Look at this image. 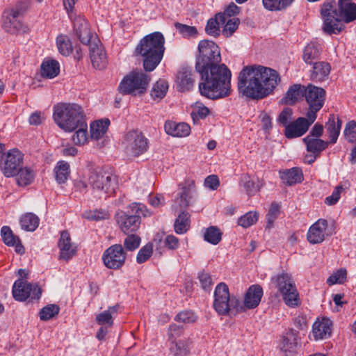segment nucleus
Returning <instances> with one entry per match:
<instances>
[{
  "mask_svg": "<svg viewBox=\"0 0 356 356\" xmlns=\"http://www.w3.org/2000/svg\"><path fill=\"white\" fill-rule=\"evenodd\" d=\"M173 346H170V351L172 356H188L189 348L187 343L183 341H179Z\"/></svg>",
  "mask_w": 356,
  "mask_h": 356,
  "instance_id": "5fc2aeb1",
  "label": "nucleus"
},
{
  "mask_svg": "<svg viewBox=\"0 0 356 356\" xmlns=\"http://www.w3.org/2000/svg\"><path fill=\"white\" fill-rule=\"evenodd\" d=\"M73 30L76 38L83 44H90L94 38L97 37L91 33L88 21L81 16L74 19Z\"/></svg>",
  "mask_w": 356,
  "mask_h": 356,
  "instance_id": "6ab92c4d",
  "label": "nucleus"
},
{
  "mask_svg": "<svg viewBox=\"0 0 356 356\" xmlns=\"http://www.w3.org/2000/svg\"><path fill=\"white\" fill-rule=\"evenodd\" d=\"M280 81L276 70L262 65H248L239 72L237 88L243 96L261 99L269 95Z\"/></svg>",
  "mask_w": 356,
  "mask_h": 356,
  "instance_id": "f03ea898",
  "label": "nucleus"
},
{
  "mask_svg": "<svg viewBox=\"0 0 356 356\" xmlns=\"http://www.w3.org/2000/svg\"><path fill=\"white\" fill-rule=\"evenodd\" d=\"M15 176L17 184L20 186H26L33 181L34 172L31 168L22 166Z\"/></svg>",
  "mask_w": 356,
  "mask_h": 356,
  "instance_id": "79ce46f5",
  "label": "nucleus"
},
{
  "mask_svg": "<svg viewBox=\"0 0 356 356\" xmlns=\"http://www.w3.org/2000/svg\"><path fill=\"white\" fill-rule=\"evenodd\" d=\"M230 295L227 285L219 283L214 291L213 307L219 315H226L230 311Z\"/></svg>",
  "mask_w": 356,
  "mask_h": 356,
  "instance_id": "ddd939ff",
  "label": "nucleus"
},
{
  "mask_svg": "<svg viewBox=\"0 0 356 356\" xmlns=\"http://www.w3.org/2000/svg\"><path fill=\"white\" fill-rule=\"evenodd\" d=\"M258 218L257 212L249 211L238 218V225L245 228L249 227L257 222Z\"/></svg>",
  "mask_w": 356,
  "mask_h": 356,
  "instance_id": "6e6d98bb",
  "label": "nucleus"
},
{
  "mask_svg": "<svg viewBox=\"0 0 356 356\" xmlns=\"http://www.w3.org/2000/svg\"><path fill=\"white\" fill-rule=\"evenodd\" d=\"M183 332V326H180L175 323L171 324L168 328V340L171 341L172 343H175L177 339L179 337Z\"/></svg>",
  "mask_w": 356,
  "mask_h": 356,
  "instance_id": "e2e57ef3",
  "label": "nucleus"
},
{
  "mask_svg": "<svg viewBox=\"0 0 356 356\" xmlns=\"http://www.w3.org/2000/svg\"><path fill=\"white\" fill-rule=\"evenodd\" d=\"M334 22L340 27V33L344 29L343 22L350 23L356 19V3L352 0H339L337 8H334Z\"/></svg>",
  "mask_w": 356,
  "mask_h": 356,
  "instance_id": "f8f14e48",
  "label": "nucleus"
},
{
  "mask_svg": "<svg viewBox=\"0 0 356 356\" xmlns=\"http://www.w3.org/2000/svg\"><path fill=\"white\" fill-rule=\"evenodd\" d=\"M225 16L221 13L216 15L215 18H211L208 20L205 31L208 35L218 36L220 34V24H224Z\"/></svg>",
  "mask_w": 356,
  "mask_h": 356,
  "instance_id": "4c0bfd02",
  "label": "nucleus"
},
{
  "mask_svg": "<svg viewBox=\"0 0 356 356\" xmlns=\"http://www.w3.org/2000/svg\"><path fill=\"white\" fill-rule=\"evenodd\" d=\"M55 178L58 184H64L70 176V165L65 161H59L54 168Z\"/></svg>",
  "mask_w": 356,
  "mask_h": 356,
  "instance_id": "58836bf2",
  "label": "nucleus"
},
{
  "mask_svg": "<svg viewBox=\"0 0 356 356\" xmlns=\"http://www.w3.org/2000/svg\"><path fill=\"white\" fill-rule=\"evenodd\" d=\"M90 50V58L95 68L102 69L106 65V55L103 45L97 37L88 44Z\"/></svg>",
  "mask_w": 356,
  "mask_h": 356,
  "instance_id": "a211bd4d",
  "label": "nucleus"
},
{
  "mask_svg": "<svg viewBox=\"0 0 356 356\" xmlns=\"http://www.w3.org/2000/svg\"><path fill=\"white\" fill-rule=\"evenodd\" d=\"M84 216L88 220L98 221L108 218L109 214L105 210L96 209L86 212Z\"/></svg>",
  "mask_w": 356,
  "mask_h": 356,
  "instance_id": "69168bd1",
  "label": "nucleus"
},
{
  "mask_svg": "<svg viewBox=\"0 0 356 356\" xmlns=\"http://www.w3.org/2000/svg\"><path fill=\"white\" fill-rule=\"evenodd\" d=\"M175 231L178 234H183L189 227L188 213L182 211L175 220L174 224Z\"/></svg>",
  "mask_w": 356,
  "mask_h": 356,
  "instance_id": "c03bdc74",
  "label": "nucleus"
},
{
  "mask_svg": "<svg viewBox=\"0 0 356 356\" xmlns=\"http://www.w3.org/2000/svg\"><path fill=\"white\" fill-rule=\"evenodd\" d=\"M127 235L124 241V246L127 250L134 251L139 247L141 241L140 237L133 234Z\"/></svg>",
  "mask_w": 356,
  "mask_h": 356,
  "instance_id": "bf43d9fd",
  "label": "nucleus"
},
{
  "mask_svg": "<svg viewBox=\"0 0 356 356\" xmlns=\"http://www.w3.org/2000/svg\"><path fill=\"white\" fill-rule=\"evenodd\" d=\"M60 250V259L69 260L76 253V247L71 242L67 231H63L58 243Z\"/></svg>",
  "mask_w": 356,
  "mask_h": 356,
  "instance_id": "412c9836",
  "label": "nucleus"
},
{
  "mask_svg": "<svg viewBox=\"0 0 356 356\" xmlns=\"http://www.w3.org/2000/svg\"><path fill=\"white\" fill-rule=\"evenodd\" d=\"M197 316L191 310H184L178 313L175 317V321L184 323H191L196 321Z\"/></svg>",
  "mask_w": 356,
  "mask_h": 356,
  "instance_id": "680f3d73",
  "label": "nucleus"
},
{
  "mask_svg": "<svg viewBox=\"0 0 356 356\" xmlns=\"http://www.w3.org/2000/svg\"><path fill=\"white\" fill-rule=\"evenodd\" d=\"M280 177L286 185L291 186L302 182L303 174L301 169L295 167L282 172L280 171Z\"/></svg>",
  "mask_w": 356,
  "mask_h": 356,
  "instance_id": "c85d7f7f",
  "label": "nucleus"
},
{
  "mask_svg": "<svg viewBox=\"0 0 356 356\" xmlns=\"http://www.w3.org/2000/svg\"><path fill=\"white\" fill-rule=\"evenodd\" d=\"M327 227V221L325 219H318L312 225L307 232V241L312 244L322 243L325 238V230Z\"/></svg>",
  "mask_w": 356,
  "mask_h": 356,
  "instance_id": "aec40b11",
  "label": "nucleus"
},
{
  "mask_svg": "<svg viewBox=\"0 0 356 356\" xmlns=\"http://www.w3.org/2000/svg\"><path fill=\"white\" fill-rule=\"evenodd\" d=\"M59 312L60 307L58 305L56 304L47 305L40 309L39 312L40 318L41 321H48L58 315Z\"/></svg>",
  "mask_w": 356,
  "mask_h": 356,
  "instance_id": "09e8293b",
  "label": "nucleus"
},
{
  "mask_svg": "<svg viewBox=\"0 0 356 356\" xmlns=\"http://www.w3.org/2000/svg\"><path fill=\"white\" fill-rule=\"evenodd\" d=\"M336 5L334 0H325L321 9V15L323 19V31L329 35L339 34L340 27L335 24V15L334 6Z\"/></svg>",
  "mask_w": 356,
  "mask_h": 356,
  "instance_id": "4468645a",
  "label": "nucleus"
},
{
  "mask_svg": "<svg viewBox=\"0 0 356 356\" xmlns=\"http://www.w3.org/2000/svg\"><path fill=\"white\" fill-rule=\"evenodd\" d=\"M306 87L301 84L296 83L291 86L287 90L283 101L289 105H293L300 97L305 96Z\"/></svg>",
  "mask_w": 356,
  "mask_h": 356,
  "instance_id": "7c9ffc66",
  "label": "nucleus"
},
{
  "mask_svg": "<svg viewBox=\"0 0 356 356\" xmlns=\"http://www.w3.org/2000/svg\"><path fill=\"white\" fill-rule=\"evenodd\" d=\"M53 109L55 123L65 131L72 132L86 122L83 109L76 104L60 103Z\"/></svg>",
  "mask_w": 356,
  "mask_h": 356,
  "instance_id": "20e7f679",
  "label": "nucleus"
},
{
  "mask_svg": "<svg viewBox=\"0 0 356 356\" xmlns=\"http://www.w3.org/2000/svg\"><path fill=\"white\" fill-rule=\"evenodd\" d=\"M239 25V19L238 18L229 19L227 18V21L225 23L223 29V34L227 37L231 36L235 31L238 29Z\"/></svg>",
  "mask_w": 356,
  "mask_h": 356,
  "instance_id": "0e129e2a",
  "label": "nucleus"
},
{
  "mask_svg": "<svg viewBox=\"0 0 356 356\" xmlns=\"http://www.w3.org/2000/svg\"><path fill=\"white\" fill-rule=\"evenodd\" d=\"M350 184L345 183L343 185H338L334 189L332 195L327 196L325 199V204L328 206L336 204L340 199L341 193L343 191L348 189Z\"/></svg>",
  "mask_w": 356,
  "mask_h": 356,
  "instance_id": "8fccbe9b",
  "label": "nucleus"
},
{
  "mask_svg": "<svg viewBox=\"0 0 356 356\" xmlns=\"http://www.w3.org/2000/svg\"><path fill=\"white\" fill-rule=\"evenodd\" d=\"M307 118L299 117L287 124L284 129V136L287 138H295L303 136L316 119L306 114Z\"/></svg>",
  "mask_w": 356,
  "mask_h": 356,
  "instance_id": "2eb2a0df",
  "label": "nucleus"
},
{
  "mask_svg": "<svg viewBox=\"0 0 356 356\" xmlns=\"http://www.w3.org/2000/svg\"><path fill=\"white\" fill-rule=\"evenodd\" d=\"M165 38L162 33L155 31L140 39L135 49V54L143 58L145 71H153L161 63L165 51Z\"/></svg>",
  "mask_w": 356,
  "mask_h": 356,
  "instance_id": "7ed1b4c3",
  "label": "nucleus"
},
{
  "mask_svg": "<svg viewBox=\"0 0 356 356\" xmlns=\"http://www.w3.org/2000/svg\"><path fill=\"white\" fill-rule=\"evenodd\" d=\"M198 279L202 289L205 291H210L213 284L211 275L204 271H202L198 274Z\"/></svg>",
  "mask_w": 356,
  "mask_h": 356,
  "instance_id": "774afa93",
  "label": "nucleus"
},
{
  "mask_svg": "<svg viewBox=\"0 0 356 356\" xmlns=\"http://www.w3.org/2000/svg\"><path fill=\"white\" fill-rule=\"evenodd\" d=\"M308 152L315 154L316 156H321V152L326 149L330 144L328 141L321 138H311V136H307L302 139Z\"/></svg>",
  "mask_w": 356,
  "mask_h": 356,
  "instance_id": "bb28decb",
  "label": "nucleus"
},
{
  "mask_svg": "<svg viewBox=\"0 0 356 356\" xmlns=\"http://www.w3.org/2000/svg\"><path fill=\"white\" fill-rule=\"evenodd\" d=\"M149 81V75L141 70H133L124 76L118 90L122 95H141L146 92Z\"/></svg>",
  "mask_w": 356,
  "mask_h": 356,
  "instance_id": "0eeeda50",
  "label": "nucleus"
},
{
  "mask_svg": "<svg viewBox=\"0 0 356 356\" xmlns=\"http://www.w3.org/2000/svg\"><path fill=\"white\" fill-rule=\"evenodd\" d=\"M195 191V182L191 181L187 186L182 187L181 191L178 194L179 197L175 200L180 208H186L189 205L192 193Z\"/></svg>",
  "mask_w": 356,
  "mask_h": 356,
  "instance_id": "c9c22d12",
  "label": "nucleus"
},
{
  "mask_svg": "<svg viewBox=\"0 0 356 356\" xmlns=\"http://www.w3.org/2000/svg\"><path fill=\"white\" fill-rule=\"evenodd\" d=\"M56 45L59 53L63 56H67L72 52V44L67 35H59L56 38Z\"/></svg>",
  "mask_w": 356,
  "mask_h": 356,
  "instance_id": "37998d69",
  "label": "nucleus"
},
{
  "mask_svg": "<svg viewBox=\"0 0 356 356\" xmlns=\"http://www.w3.org/2000/svg\"><path fill=\"white\" fill-rule=\"evenodd\" d=\"M153 252V246L152 243H147L143 246L138 252L136 261L138 264L145 262L151 257Z\"/></svg>",
  "mask_w": 356,
  "mask_h": 356,
  "instance_id": "052dcab7",
  "label": "nucleus"
},
{
  "mask_svg": "<svg viewBox=\"0 0 356 356\" xmlns=\"http://www.w3.org/2000/svg\"><path fill=\"white\" fill-rule=\"evenodd\" d=\"M263 295V289L259 284L250 286L244 296L245 307L248 309H255L261 302Z\"/></svg>",
  "mask_w": 356,
  "mask_h": 356,
  "instance_id": "4be33fe9",
  "label": "nucleus"
},
{
  "mask_svg": "<svg viewBox=\"0 0 356 356\" xmlns=\"http://www.w3.org/2000/svg\"><path fill=\"white\" fill-rule=\"evenodd\" d=\"M126 253L120 244L113 245L107 248L102 256L106 267H122L125 262Z\"/></svg>",
  "mask_w": 356,
  "mask_h": 356,
  "instance_id": "dca6fc26",
  "label": "nucleus"
},
{
  "mask_svg": "<svg viewBox=\"0 0 356 356\" xmlns=\"http://www.w3.org/2000/svg\"><path fill=\"white\" fill-rule=\"evenodd\" d=\"M345 139L350 143H356V122L355 120L348 121L343 130Z\"/></svg>",
  "mask_w": 356,
  "mask_h": 356,
  "instance_id": "4d7b16f0",
  "label": "nucleus"
},
{
  "mask_svg": "<svg viewBox=\"0 0 356 356\" xmlns=\"http://www.w3.org/2000/svg\"><path fill=\"white\" fill-rule=\"evenodd\" d=\"M177 90L181 92L192 90L195 84L193 69L189 66H182L177 71L175 78Z\"/></svg>",
  "mask_w": 356,
  "mask_h": 356,
  "instance_id": "f3484780",
  "label": "nucleus"
},
{
  "mask_svg": "<svg viewBox=\"0 0 356 356\" xmlns=\"http://www.w3.org/2000/svg\"><path fill=\"white\" fill-rule=\"evenodd\" d=\"M168 89V82L160 79L154 84L151 90V96L154 99H161L165 97Z\"/></svg>",
  "mask_w": 356,
  "mask_h": 356,
  "instance_id": "49530a36",
  "label": "nucleus"
},
{
  "mask_svg": "<svg viewBox=\"0 0 356 356\" xmlns=\"http://www.w3.org/2000/svg\"><path fill=\"white\" fill-rule=\"evenodd\" d=\"M295 0H262V3L268 10L281 11L289 7Z\"/></svg>",
  "mask_w": 356,
  "mask_h": 356,
  "instance_id": "a19ab883",
  "label": "nucleus"
},
{
  "mask_svg": "<svg viewBox=\"0 0 356 356\" xmlns=\"http://www.w3.org/2000/svg\"><path fill=\"white\" fill-rule=\"evenodd\" d=\"M275 287L281 294L284 302L291 308H296L301 305L299 292L291 275L286 273L277 274L272 277Z\"/></svg>",
  "mask_w": 356,
  "mask_h": 356,
  "instance_id": "423d86ee",
  "label": "nucleus"
},
{
  "mask_svg": "<svg viewBox=\"0 0 356 356\" xmlns=\"http://www.w3.org/2000/svg\"><path fill=\"white\" fill-rule=\"evenodd\" d=\"M164 129L168 135L173 137H186L191 133V127L185 122L166 121Z\"/></svg>",
  "mask_w": 356,
  "mask_h": 356,
  "instance_id": "393cba45",
  "label": "nucleus"
},
{
  "mask_svg": "<svg viewBox=\"0 0 356 356\" xmlns=\"http://www.w3.org/2000/svg\"><path fill=\"white\" fill-rule=\"evenodd\" d=\"M96 321L102 326L112 327L113 325V316L106 310L96 316Z\"/></svg>",
  "mask_w": 356,
  "mask_h": 356,
  "instance_id": "338daca9",
  "label": "nucleus"
},
{
  "mask_svg": "<svg viewBox=\"0 0 356 356\" xmlns=\"http://www.w3.org/2000/svg\"><path fill=\"white\" fill-rule=\"evenodd\" d=\"M87 128L88 126L86 122L78 127V129L74 134L72 138L75 145H84L87 142Z\"/></svg>",
  "mask_w": 356,
  "mask_h": 356,
  "instance_id": "3c124183",
  "label": "nucleus"
},
{
  "mask_svg": "<svg viewBox=\"0 0 356 356\" xmlns=\"http://www.w3.org/2000/svg\"><path fill=\"white\" fill-rule=\"evenodd\" d=\"M241 182V185L249 195H254L257 191H259L261 187V184L258 179L254 180L248 176L243 177Z\"/></svg>",
  "mask_w": 356,
  "mask_h": 356,
  "instance_id": "de8ad7c7",
  "label": "nucleus"
},
{
  "mask_svg": "<svg viewBox=\"0 0 356 356\" xmlns=\"http://www.w3.org/2000/svg\"><path fill=\"white\" fill-rule=\"evenodd\" d=\"M40 223V219L33 213H26L19 219L21 228L26 232L35 231Z\"/></svg>",
  "mask_w": 356,
  "mask_h": 356,
  "instance_id": "e433bc0d",
  "label": "nucleus"
},
{
  "mask_svg": "<svg viewBox=\"0 0 356 356\" xmlns=\"http://www.w3.org/2000/svg\"><path fill=\"white\" fill-rule=\"evenodd\" d=\"M41 76L47 79H53L60 72V64L54 59L44 60L41 64Z\"/></svg>",
  "mask_w": 356,
  "mask_h": 356,
  "instance_id": "72a5a7b5",
  "label": "nucleus"
},
{
  "mask_svg": "<svg viewBox=\"0 0 356 356\" xmlns=\"http://www.w3.org/2000/svg\"><path fill=\"white\" fill-rule=\"evenodd\" d=\"M332 323L328 319L323 318L313 324L312 332L316 339H323L330 336Z\"/></svg>",
  "mask_w": 356,
  "mask_h": 356,
  "instance_id": "2f4dec72",
  "label": "nucleus"
},
{
  "mask_svg": "<svg viewBox=\"0 0 356 356\" xmlns=\"http://www.w3.org/2000/svg\"><path fill=\"white\" fill-rule=\"evenodd\" d=\"M322 48L320 44L316 42H311L304 48L302 58L307 63L312 65L315 60L320 58Z\"/></svg>",
  "mask_w": 356,
  "mask_h": 356,
  "instance_id": "c756f323",
  "label": "nucleus"
},
{
  "mask_svg": "<svg viewBox=\"0 0 356 356\" xmlns=\"http://www.w3.org/2000/svg\"><path fill=\"white\" fill-rule=\"evenodd\" d=\"M342 126V120L334 114L329 115L328 120L325 124V128L329 135L330 144H335L339 136Z\"/></svg>",
  "mask_w": 356,
  "mask_h": 356,
  "instance_id": "a878e982",
  "label": "nucleus"
},
{
  "mask_svg": "<svg viewBox=\"0 0 356 356\" xmlns=\"http://www.w3.org/2000/svg\"><path fill=\"white\" fill-rule=\"evenodd\" d=\"M88 182L93 191L100 195L110 196L115 193L118 186V177L111 172L104 171L92 172Z\"/></svg>",
  "mask_w": 356,
  "mask_h": 356,
  "instance_id": "6e6552de",
  "label": "nucleus"
},
{
  "mask_svg": "<svg viewBox=\"0 0 356 356\" xmlns=\"http://www.w3.org/2000/svg\"><path fill=\"white\" fill-rule=\"evenodd\" d=\"M222 232L216 226H210L205 229L204 239L213 245H217L221 241Z\"/></svg>",
  "mask_w": 356,
  "mask_h": 356,
  "instance_id": "a18cd8bd",
  "label": "nucleus"
},
{
  "mask_svg": "<svg viewBox=\"0 0 356 356\" xmlns=\"http://www.w3.org/2000/svg\"><path fill=\"white\" fill-rule=\"evenodd\" d=\"M311 79L314 81H323L327 78L331 70V66L327 62L321 61L312 63Z\"/></svg>",
  "mask_w": 356,
  "mask_h": 356,
  "instance_id": "cd10ccee",
  "label": "nucleus"
},
{
  "mask_svg": "<svg viewBox=\"0 0 356 356\" xmlns=\"http://www.w3.org/2000/svg\"><path fill=\"white\" fill-rule=\"evenodd\" d=\"M124 144L127 154L138 156L147 152L149 147V140L141 131L132 130L126 134Z\"/></svg>",
  "mask_w": 356,
  "mask_h": 356,
  "instance_id": "9d476101",
  "label": "nucleus"
},
{
  "mask_svg": "<svg viewBox=\"0 0 356 356\" xmlns=\"http://www.w3.org/2000/svg\"><path fill=\"white\" fill-rule=\"evenodd\" d=\"M220 62L219 47L211 40H201L195 62V70L200 76L198 88L202 96L211 100L227 97L232 92V72Z\"/></svg>",
  "mask_w": 356,
  "mask_h": 356,
  "instance_id": "f257e3e1",
  "label": "nucleus"
},
{
  "mask_svg": "<svg viewBox=\"0 0 356 356\" xmlns=\"http://www.w3.org/2000/svg\"><path fill=\"white\" fill-rule=\"evenodd\" d=\"M110 125L108 118L95 121L90 125V137L94 140H99L106 133Z\"/></svg>",
  "mask_w": 356,
  "mask_h": 356,
  "instance_id": "f704fd0d",
  "label": "nucleus"
},
{
  "mask_svg": "<svg viewBox=\"0 0 356 356\" xmlns=\"http://www.w3.org/2000/svg\"><path fill=\"white\" fill-rule=\"evenodd\" d=\"M280 208L281 207L278 203L275 202L271 203L268 212L266 214V228L270 229L273 227L274 222L280 214Z\"/></svg>",
  "mask_w": 356,
  "mask_h": 356,
  "instance_id": "864d4df0",
  "label": "nucleus"
},
{
  "mask_svg": "<svg viewBox=\"0 0 356 356\" xmlns=\"http://www.w3.org/2000/svg\"><path fill=\"white\" fill-rule=\"evenodd\" d=\"M298 332L290 329L284 336H283L281 350L285 353H293L298 346Z\"/></svg>",
  "mask_w": 356,
  "mask_h": 356,
  "instance_id": "473e14b6",
  "label": "nucleus"
},
{
  "mask_svg": "<svg viewBox=\"0 0 356 356\" xmlns=\"http://www.w3.org/2000/svg\"><path fill=\"white\" fill-rule=\"evenodd\" d=\"M305 101L308 105L307 115L316 119L317 113L323 108L326 99V91L321 87L313 84L306 86Z\"/></svg>",
  "mask_w": 356,
  "mask_h": 356,
  "instance_id": "1a4fd4ad",
  "label": "nucleus"
},
{
  "mask_svg": "<svg viewBox=\"0 0 356 356\" xmlns=\"http://www.w3.org/2000/svg\"><path fill=\"white\" fill-rule=\"evenodd\" d=\"M24 155L17 149L9 150L3 154L0 161V169L6 177H13L19 171L23 165Z\"/></svg>",
  "mask_w": 356,
  "mask_h": 356,
  "instance_id": "9b49d317",
  "label": "nucleus"
},
{
  "mask_svg": "<svg viewBox=\"0 0 356 356\" xmlns=\"http://www.w3.org/2000/svg\"><path fill=\"white\" fill-rule=\"evenodd\" d=\"M347 279V271L346 268H339L327 278V284L330 286L334 284H342Z\"/></svg>",
  "mask_w": 356,
  "mask_h": 356,
  "instance_id": "603ef678",
  "label": "nucleus"
},
{
  "mask_svg": "<svg viewBox=\"0 0 356 356\" xmlns=\"http://www.w3.org/2000/svg\"><path fill=\"white\" fill-rule=\"evenodd\" d=\"M209 113V108L201 102H196L192 105L191 116L194 123H197L200 120L206 118Z\"/></svg>",
  "mask_w": 356,
  "mask_h": 356,
  "instance_id": "ea45409f",
  "label": "nucleus"
},
{
  "mask_svg": "<svg viewBox=\"0 0 356 356\" xmlns=\"http://www.w3.org/2000/svg\"><path fill=\"white\" fill-rule=\"evenodd\" d=\"M1 235L3 243L8 246L15 247L17 253L23 254L25 252V248L19 238L13 234L10 227L3 226L1 229Z\"/></svg>",
  "mask_w": 356,
  "mask_h": 356,
  "instance_id": "5701e85b",
  "label": "nucleus"
},
{
  "mask_svg": "<svg viewBox=\"0 0 356 356\" xmlns=\"http://www.w3.org/2000/svg\"><path fill=\"white\" fill-rule=\"evenodd\" d=\"M150 215L145 205L134 202L129 205L127 211H121L117 214V222L121 230L129 234L138 229L141 216L147 217Z\"/></svg>",
  "mask_w": 356,
  "mask_h": 356,
  "instance_id": "39448f33",
  "label": "nucleus"
},
{
  "mask_svg": "<svg viewBox=\"0 0 356 356\" xmlns=\"http://www.w3.org/2000/svg\"><path fill=\"white\" fill-rule=\"evenodd\" d=\"M31 284L22 279L16 280L13 286L12 294L13 298L19 302L26 301L30 297Z\"/></svg>",
  "mask_w": 356,
  "mask_h": 356,
  "instance_id": "b1692460",
  "label": "nucleus"
},
{
  "mask_svg": "<svg viewBox=\"0 0 356 356\" xmlns=\"http://www.w3.org/2000/svg\"><path fill=\"white\" fill-rule=\"evenodd\" d=\"M177 31L184 38L195 37L197 30L195 26L177 22L175 24Z\"/></svg>",
  "mask_w": 356,
  "mask_h": 356,
  "instance_id": "13d9d810",
  "label": "nucleus"
}]
</instances>
